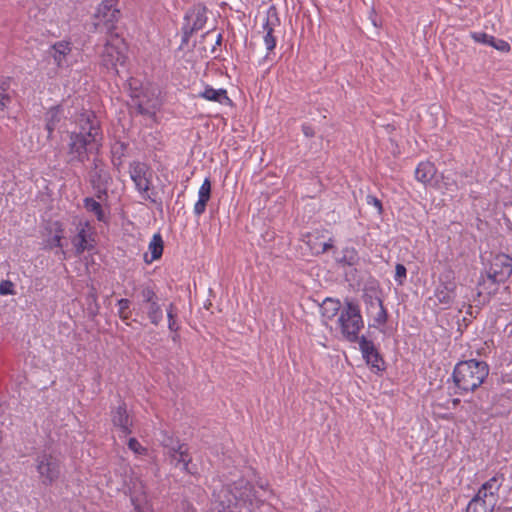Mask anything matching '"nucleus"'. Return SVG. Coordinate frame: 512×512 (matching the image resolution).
Listing matches in <instances>:
<instances>
[{
  "mask_svg": "<svg viewBox=\"0 0 512 512\" xmlns=\"http://www.w3.org/2000/svg\"><path fill=\"white\" fill-rule=\"evenodd\" d=\"M261 491H253L252 487L244 479L235 481L232 485L223 486L213 493L214 512H235L238 507H245L250 512H256V508L265 506V501L272 496L263 486Z\"/></svg>",
  "mask_w": 512,
  "mask_h": 512,
  "instance_id": "f257e3e1",
  "label": "nucleus"
},
{
  "mask_svg": "<svg viewBox=\"0 0 512 512\" xmlns=\"http://www.w3.org/2000/svg\"><path fill=\"white\" fill-rule=\"evenodd\" d=\"M90 111H84L76 120L78 132H72L68 143V162L83 163L88 160L90 153L97 152L101 147L102 137L97 123Z\"/></svg>",
  "mask_w": 512,
  "mask_h": 512,
  "instance_id": "f03ea898",
  "label": "nucleus"
},
{
  "mask_svg": "<svg viewBox=\"0 0 512 512\" xmlns=\"http://www.w3.org/2000/svg\"><path fill=\"white\" fill-rule=\"evenodd\" d=\"M488 374L489 367L485 362L471 359L457 363L452 378L457 392L462 394L476 390Z\"/></svg>",
  "mask_w": 512,
  "mask_h": 512,
  "instance_id": "7ed1b4c3",
  "label": "nucleus"
},
{
  "mask_svg": "<svg viewBox=\"0 0 512 512\" xmlns=\"http://www.w3.org/2000/svg\"><path fill=\"white\" fill-rule=\"evenodd\" d=\"M128 47L117 33H111L99 53L100 65L110 74L117 75L127 62Z\"/></svg>",
  "mask_w": 512,
  "mask_h": 512,
  "instance_id": "20e7f679",
  "label": "nucleus"
},
{
  "mask_svg": "<svg viewBox=\"0 0 512 512\" xmlns=\"http://www.w3.org/2000/svg\"><path fill=\"white\" fill-rule=\"evenodd\" d=\"M502 478L493 476L478 489L477 494L469 501L466 512H492L498 500V492Z\"/></svg>",
  "mask_w": 512,
  "mask_h": 512,
  "instance_id": "39448f33",
  "label": "nucleus"
},
{
  "mask_svg": "<svg viewBox=\"0 0 512 512\" xmlns=\"http://www.w3.org/2000/svg\"><path fill=\"white\" fill-rule=\"evenodd\" d=\"M337 322L346 340L356 342L359 339L358 334L364 327V322L357 304L347 301L339 314Z\"/></svg>",
  "mask_w": 512,
  "mask_h": 512,
  "instance_id": "423d86ee",
  "label": "nucleus"
},
{
  "mask_svg": "<svg viewBox=\"0 0 512 512\" xmlns=\"http://www.w3.org/2000/svg\"><path fill=\"white\" fill-rule=\"evenodd\" d=\"M161 444L166 449V455L171 465L192 475L197 473V469L190 466L191 458L186 445L181 444L167 433H162Z\"/></svg>",
  "mask_w": 512,
  "mask_h": 512,
  "instance_id": "0eeeda50",
  "label": "nucleus"
},
{
  "mask_svg": "<svg viewBox=\"0 0 512 512\" xmlns=\"http://www.w3.org/2000/svg\"><path fill=\"white\" fill-rule=\"evenodd\" d=\"M120 18L117 0H102L93 15V25L96 29L105 30L108 35L114 33L116 23Z\"/></svg>",
  "mask_w": 512,
  "mask_h": 512,
  "instance_id": "6e6552de",
  "label": "nucleus"
},
{
  "mask_svg": "<svg viewBox=\"0 0 512 512\" xmlns=\"http://www.w3.org/2000/svg\"><path fill=\"white\" fill-rule=\"evenodd\" d=\"M123 485L128 490L131 503L136 512H153L145 486L139 477L131 472L123 480Z\"/></svg>",
  "mask_w": 512,
  "mask_h": 512,
  "instance_id": "1a4fd4ad",
  "label": "nucleus"
},
{
  "mask_svg": "<svg viewBox=\"0 0 512 512\" xmlns=\"http://www.w3.org/2000/svg\"><path fill=\"white\" fill-rule=\"evenodd\" d=\"M512 274V258L507 254H497L493 257L489 272H488V280L493 286L488 294L491 295L495 293L498 283L504 282L506 279L510 277Z\"/></svg>",
  "mask_w": 512,
  "mask_h": 512,
  "instance_id": "9d476101",
  "label": "nucleus"
},
{
  "mask_svg": "<svg viewBox=\"0 0 512 512\" xmlns=\"http://www.w3.org/2000/svg\"><path fill=\"white\" fill-rule=\"evenodd\" d=\"M35 467L44 485H51L60 476L59 461L50 453L39 454L35 459Z\"/></svg>",
  "mask_w": 512,
  "mask_h": 512,
  "instance_id": "9b49d317",
  "label": "nucleus"
},
{
  "mask_svg": "<svg viewBox=\"0 0 512 512\" xmlns=\"http://www.w3.org/2000/svg\"><path fill=\"white\" fill-rule=\"evenodd\" d=\"M130 178L136 190L144 200L151 199L149 195L151 180L149 167L142 162H133L129 166Z\"/></svg>",
  "mask_w": 512,
  "mask_h": 512,
  "instance_id": "f8f14e48",
  "label": "nucleus"
},
{
  "mask_svg": "<svg viewBox=\"0 0 512 512\" xmlns=\"http://www.w3.org/2000/svg\"><path fill=\"white\" fill-rule=\"evenodd\" d=\"M457 284L451 273L440 276L439 284L434 291V297L442 308L450 307L456 298Z\"/></svg>",
  "mask_w": 512,
  "mask_h": 512,
  "instance_id": "ddd939ff",
  "label": "nucleus"
},
{
  "mask_svg": "<svg viewBox=\"0 0 512 512\" xmlns=\"http://www.w3.org/2000/svg\"><path fill=\"white\" fill-rule=\"evenodd\" d=\"M207 21L206 9L202 6H194L185 15L183 31L190 35L204 27Z\"/></svg>",
  "mask_w": 512,
  "mask_h": 512,
  "instance_id": "4468645a",
  "label": "nucleus"
},
{
  "mask_svg": "<svg viewBox=\"0 0 512 512\" xmlns=\"http://www.w3.org/2000/svg\"><path fill=\"white\" fill-rule=\"evenodd\" d=\"M279 25L276 14H268L262 23L263 41L267 50L265 58L269 57L270 52L276 47V37L274 36L275 27Z\"/></svg>",
  "mask_w": 512,
  "mask_h": 512,
  "instance_id": "2eb2a0df",
  "label": "nucleus"
},
{
  "mask_svg": "<svg viewBox=\"0 0 512 512\" xmlns=\"http://www.w3.org/2000/svg\"><path fill=\"white\" fill-rule=\"evenodd\" d=\"M65 117L64 107L56 105L47 110L45 113V129L48 132V138H52L53 132L60 128V123Z\"/></svg>",
  "mask_w": 512,
  "mask_h": 512,
  "instance_id": "dca6fc26",
  "label": "nucleus"
},
{
  "mask_svg": "<svg viewBox=\"0 0 512 512\" xmlns=\"http://www.w3.org/2000/svg\"><path fill=\"white\" fill-rule=\"evenodd\" d=\"M71 44L68 41L55 43L50 50V55L58 67H66L70 64Z\"/></svg>",
  "mask_w": 512,
  "mask_h": 512,
  "instance_id": "f3484780",
  "label": "nucleus"
},
{
  "mask_svg": "<svg viewBox=\"0 0 512 512\" xmlns=\"http://www.w3.org/2000/svg\"><path fill=\"white\" fill-rule=\"evenodd\" d=\"M363 358L367 364L379 369L380 357L372 341L362 336L357 340Z\"/></svg>",
  "mask_w": 512,
  "mask_h": 512,
  "instance_id": "a211bd4d",
  "label": "nucleus"
},
{
  "mask_svg": "<svg viewBox=\"0 0 512 512\" xmlns=\"http://www.w3.org/2000/svg\"><path fill=\"white\" fill-rule=\"evenodd\" d=\"M72 244L75 248L76 254L78 255L82 254L85 250H90L92 248L88 223L80 224L77 235L72 240Z\"/></svg>",
  "mask_w": 512,
  "mask_h": 512,
  "instance_id": "6ab92c4d",
  "label": "nucleus"
},
{
  "mask_svg": "<svg viewBox=\"0 0 512 512\" xmlns=\"http://www.w3.org/2000/svg\"><path fill=\"white\" fill-rule=\"evenodd\" d=\"M343 306L337 299L326 298L320 305V313L323 323L327 326L328 322L339 315Z\"/></svg>",
  "mask_w": 512,
  "mask_h": 512,
  "instance_id": "aec40b11",
  "label": "nucleus"
},
{
  "mask_svg": "<svg viewBox=\"0 0 512 512\" xmlns=\"http://www.w3.org/2000/svg\"><path fill=\"white\" fill-rule=\"evenodd\" d=\"M211 196V182L209 178H205L198 190V200L194 204L193 212L196 216H201L205 210L207 202Z\"/></svg>",
  "mask_w": 512,
  "mask_h": 512,
  "instance_id": "412c9836",
  "label": "nucleus"
},
{
  "mask_svg": "<svg viewBox=\"0 0 512 512\" xmlns=\"http://www.w3.org/2000/svg\"><path fill=\"white\" fill-rule=\"evenodd\" d=\"M112 421L114 426L119 428L124 435L131 433L132 422L124 405H120L116 410L113 411Z\"/></svg>",
  "mask_w": 512,
  "mask_h": 512,
  "instance_id": "4be33fe9",
  "label": "nucleus"
},
{
  "mask_svg": "<svg viewBox=\"0 0 512 512\" xmlns=\"http://www.w3.org/2000/svg\"><path fill=\"white\" fill-rule=\"evenodd\" d=\"M199 97L219 104H229L230 98L227 95V91L223 88L214 89L211 86H206L202 92L199 93Z\"/></svg>",
  "mask_w": 512,
  "mask_h": 512,
  "instance_id": "5701e85b",
  "label": "nucleus"
},
{
  "mask_svg": "<svg viewBox=\"0 0 512 512\" xmlns=\"http://www.w3.org/2000/svg\"><path fill=\"white\" fill-rule=\"evenodd\" d=\"M436 174V168L431 162H421L415 170L416 179L424 185L429 184Z\"/></svg>",
  "mask_w": 512,
  "mask_h": 512,
  "instance_id": "b1692460",
  "label": "nucleus"
},
{
  "mask_svg": "<svg viewBox=\"0 0 512 512\" xmlns=\"http://www.w3.org/2000/svg\"><path fill=\"white\" fill-rule=\"evenodd\" d=\"M148 250L150 252V258L148 254L144 255V261L148 264L152 263L153 261L159 259L162 256L163 240L159 233L153 235L149 243Z\"/></svg>",
  "mask_w": 512,
  "mask_h": 512,
  "instance_id": "393cba45",
  "label": "nucleus"
},
{
  "mask_svg": "<svg viewBox=\"0 0 512 512\" xmlns=\"http://www.w3.org/2000/svg\"><path fill=\"white\" fill-rule=\"evenodd\" d=\"M370 309H376V313L373 316V326L374 327H381L383 326L387 321V313L385 308L383 307V303L381 299L375 298L370 303Z\"/></svg>",
  "mask_w": 512,
  "mask_h": 512,
  "instance_id": "a878e982",
  "label": "nucleus"
},
{
  "mask_svg": "<svg viewBox=\"0 0 512 512\" xmlns=\"http://www.w3.org/2000/svg\"><path fill=\"white\" fill-rule=\"evenodd\" d=\"M84 207L88 212L93 213L99 221L105 220V213L99 202L93 198L84 199Z\"/></svg>",
  "mask_w": 512,
  "mask_h": 512,
  "instance_id": "bb28decb",
  "label": "nucleus"
},
{
  "mask_svg": "<svg viewBox=\"0 0 512 512\" xmlns=\"http://www.w3.org/2000/svg\"><path fill=\"white\" fill-rule=\"evenodd\" d=\"M149 320L155 326L159 325L163 319V311L157 301L150 303L147 309Z\"/></svg>",
  "mask_w": 512,
  "mask_h": 512,
  "instance_id": "cd10ccee",
  "label": "nucleus"
},
{
  "mask_svg": "<svg viewBox=\"0 0 512 512\" xmlns=\"http://www.w3.org/2000/svg\"><path fill=\"white\" fill-rule=\"evenodd\" d=\"M10 86L9 78H0V110L4 109L7 106V103L10 101L7 90Z\"/></svg>",
  "mask_w": 512,
  "mask_h": 512,
  "instance_id": "c85d7f7f",
  "label": "nucleus"
},
{
  "mask_svg": "<svg viewBox=\"0 0 512 512\" xmlns=\"http://www.w3.org/2000/svg\"><path fill=\"white\" fill-rule=\"evenodd\" d=\"M137 106H138V111L141 114H152V113H154L155 109L158 106V101H157V99H154V100H150L149 104H146V103H144V101L139 100L137 102Z\"/></svg>",
  "mask_w": 512,
  "mask_h": 512,
  "instance_id": "c756f323",
  "label": "nucleus"
},
{
  "mask_svg": "<svg viewBox=\"0 0 512 512\" xmlns=\"http://www.w3.org/2000/svg\"><path fill=\"white\" fill-rule=\"evenodd\" d=\"M470 35H471V38L475 42L483 44V45L491 46V42H492V38H493L492 35H489L485 32H481V31L471 32Z\"/></svg>",
  "mask_w": 512,
  "mask_h": 512,
  "instance_id": "7c9ffc66",
  "label": "nucleus"
},
{
  "mask_svg": "<svg viewBox=\"0 0 512 512\" xmlns=\"http://www.w3.org/2000/svg\"><path fill=\"white\" fill-rule=\"evenodd\" d=\"M118 314L122 319H128L129 317V308L130 301L128 299L122 298L118 300Z\"/></svg>",
  "mask_w": 512,
  "mask_h": 512,
  "instance_id": "2f4dec72",
  "label": "nucleus"
},
{
  "mask_svg": "<svg viewBox=\"0 0 512 512\" xmlns=\"http://www.w3.org/2000/svg\"><path fill=\"white\" fill-rule=\"evenodd\" d=\"M142 299L144 302L150 304V303H153L156 300V294L153 290L152 287L150 286H144L142 289H141V293H140Z\"/></svg>",
  "mask_w": 512,
  "mask_h": 512,
  "instance_id": "473e14b6",
  "label": "nucleus"
},
{
  "mask_svg": "<svg viewBox=\"0 0 512 512\" xmlns=\"http://www.w3.org/2000/svg\"><path fill=\"white\" fill-rule=\"evenodd\" d=\"M15 292V285L10 280H2L0 282V294L3 296L7 295H14Z\"/></svg>",
  "mask_w": 512,
  "mask_h": 512,
  "instance_id": "72a5a7b5",
  "label": "nucleus"
},
{
  "mask_svg": "<svg viewBox=\"0 0 512 512\" xmlns=\"http://www.w3.org/2000/svg\"><path fill=\"white\" fill-rule=\"evenodd\" d=\"M128 447L137 455H145L147 453V449L143 447L136 438L129 439Z\"/></svg>",
  "mask_w": 512,
  "mask_h": 512,
  "instance_id": "f704fd0d",
  "label": "nucleus"
},
{
  "mask_svg": "<svg viewBox=\"0 0 512 512\" xmlns=\"http://www.w3.org/2000/svg\"><path fill=\"white\" fill-rule=\"evenodd\" d=\"M175 317H176V314H175L174 306H173V304H170L167 309V318H168V328L171 331L178 330V325L176 323Z\"/></svg>",
  "mask_w": 512,
  "mask_h": 512,
  "instance_id": "c9c22d12",
  "label": "nucleus"
},
{
  "mask_svg": "<svg viewBox=\"0 0 512 512\" xmlns=\"http://www.w3.org/2000/svg\"><path fill=\"white\" fill-rule=\"evenodd\" d=\"M443 187L447 192L453 193L458 190V184L453 177L443 176Z\"/></svg>",
  "mask_w": 512,
  "mask_h": 512,
  "instance_id": "e433bc0d",
  "label": "nucleus"
},
{
  "mask_svg": "<svg viewBox=\"0 0 512 512\" xmlns=\"http://www.w3.org/2000/svg\"><path fill=\"white\" fill-rule=\"evenodd\" d=\"M491 47L501 52H508L510 50V45L506 41L496 39L494 36L492 38Z\"/></svg>",
  "mask_w": 512,
  "mask_h": 512,
  "instance_id": "4c0bfd02",
  "label": "nucleus"
},
{
  "mask_svg": "<svg viewBox=\"0 0 512 512\" xmlns=\"http://www.w3.org/2000/svg\"><path fill=\"white\" fill-rule=\"evenodd\" d=\"M395 281L402 284L406 278V268L402 264H397L395 268Z\"/></svg>",
  "mask_w": 512,
  "mask_h": 512,
  "instance_id": "58836bf2",
  "label": "nucleus"
},
{
  "mask_svg": "<svg viewBox=\"0 0 512 512\" xmlns=\"http://www.w3.org/2000/svg\"><path fill=\"white\" fill-rule=\"evenodd\" d=\"M62 230H58L57 233L50 239L47 240V247H61Z\"/></svg>",
  "mask_w": 512,
  "mask_h": 512,
  "instance_id": "ea45409f",
  "label": "nucleus"
},
{
  "mask_svg": "<svg viewBox=\"0 0 512 512\" xmlns=\"http://www.w3.org/2000/svg\"><path fill=\"white\" fill-rule=\"evenodd\" d=\"M366 202L368 205L374 206L377 209L379 214L382 212V204H381V201L377 197H375L373 195H368L366 197Z\"/></svg>",
  "mask_w": 512,
  "mask_h": 512,
  "instance_id": "a19ab883",
  "label": "nucleus"
},
{
  "mask_svg": "<svg viewBox=\"0 0 512 512\" xmlns=\"http://www.w3.org/2000/svg\"><path fill=\"white\" fill-rule=\"evenodd\" d=\"M331 247H332V243H331V241H329V242H323V243L319 244V246L311 247V249L314 253L319 254V253L326 252Z\"/></svg>",
  "mask_w": 512,
  "mask_h": 512,
  "instance_id": "79ce46f5",
  "label": "nucleus"
},
{
  "mask_svg": "<svg viewBox=\"0 0 512 512\" xmlns=\"http://www.w3.org/2000/svg\"><path fill=\"white\" fill-rule=\"evenodd\" d=\"M303 131H304V134H305L306 136H312V134H313V133L311 132V129H310L309 127H304V128H303Z\"/></svg>",
  "mask_w": 512,
  "mask_h": 512,
  "instance_id": "37998d69",
  "label": "nucleus"
},
{
  "mask_svg": "<svg viewBox=\"0 0 512 512\" xmlns=\"http://www.w3.org/2000/svg\"><path fill=\"white\" fill-rule=\"evenodd\" d=\"M184 512H196V510L189 505H186Z\"/></svg>",
  "mask_w": 512,
  "mask_h": 512,
  "instance_id": "c03bdc74",
  "label": "nucleus"
},
{
  "mask_svg": "<svg viewBox=\"0 0 512 512\" xmlns=\"http://www.w3.org/2000/svg\"><path fill=\"white\" fill-rule=\"evenodd\" d=\"M458 402H459V400H458V399H454V400H453V404H454V405H456Z\"/></svg>",
  "mask_w": 512,
  "mask_h": 512,
  "instance_id": "a18cd8bd",
  "label": "nucleus"
}]
</instances>
